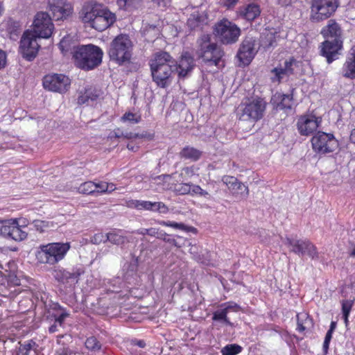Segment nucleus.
<instances>
[{
  "label": "nucleus",
  "mask_w": 355,
  "mask_h": 355,
  "mask_svg": "<svg viewBox=\"0 0 355 355\" xmlns=\"http://www.w3.org/2000/svg\"><path fill=\"white\" fill-rule=\"evenodd\" d=\"M71 54L78 68L89 71L101 64L103 52L98 46L90 44L73 46Z\"/></svg>",
  "instance_id": "1"
},
{
  "label": "nucleus",
  "mask_w": 355,
  "mask_h": 355,
  "mask_svg": "<svg viewBox=\"0 0 355 355\" xmlns=\"http://www.w3.org/2000/svg\"><path fill=\"white\" fill-rule=\"evenodd\" d=\"M80 15L84 23L89 24L91 27L98 31H105L116 20V15L107 8L90 5L83 6Z\"/></svg>",
  "instance_id": "2"
},
{
  "label": "nucleus",
  "mask_w": 355,
  "mask_h": 355,
  "mask_svg": "<svg viewBox=\"0 0 355 355\" xmlns=\"http://www.w3.org/2000/svg\"><path fill=\"white\" fill-rule=\"evenodd\" d=\"M197 44L196 54L199 58H202L204 62L210 64L217 66L219 64L224 55V52L216 43L211 42L209 35H202L197 40Z\"/></svg>",
  "instance_id": "3"
},
{
  "label": "nucleus",
  "mask_w": 355,
  "mask_h": 355,
  "mask_svg": "<svg viewBox=\"0 0 355 355\" xmlns=\"http://www.w3.org/2000/svg\"><path fill=\"white\" fill-rule=\"evenodd\" d=\"M70 247V243L68 242L51 243L40 245L36 257L40 263L54 265L64 257Z\"/></svg>",
  "instance_id": "4"
},
{
  "label": "nucleus",
  "mask_w": 355,
  "mask_h": 355,
  "mask_svg": "<svg viewBox=\"0 0 355 355\" xmlns=\"http://www.w3.org/2000/svg\"><path fill=\"white\" fill-rule=\"evenodd\" d=\"M266 102L261 98H254L248 103H242L236 110L239 121L255 122L263 118Z\"/></svg>",
  "instance_id": "5"
},
{
  "label": "nucleus",
  "mask_w": 355,
  "mask_h": 355,
  "mask_svg": "<svg viewBox=\"0 0 355 355\" xmlns=\"http://www.w3.org/2000/svg\"><path fill=\"white\" fill-rule=\"evenodd\" d=\"M132 42L126 35L116 36L111 42L108 51L112 60L119 64L129 62L132 56Z\"/></svg>",
  "instance_id": "6"
},
{
  "label": "nucleus",
  "mask_w": 355,
  "mask_h": 355,
  "mask_svg": "<svg viewBox=\"0 0 355 355\" xmlns=\"http://www.w3.org/2000/svg\"><path fill=\"white\" fill-rule=\"evenodd\" d=\"M214 34L223 44H233L238 41L241 29L232 21L223 19L215 24Z\"/></svg>",
  "instance_id": "7"
},
{
  "label": "nucleus",
  "mask_w": 355,
  "mask_h": 355,
  "mask_svg": "<svg viewBox=\"0 0 355 355\" xmlns=\"http://www.w3.org/2000/svg\"><path fill=\"white\" fill-rule=\"evenodd\" d=\"M338 6V0H311V19L320 21L329 18Z\"/></svg>",
  "instance_id": "8"
},
{
  "label": "nucleus",
  "mask_w": 355,
  "mask_h": 355,
  "mask_svg": "<svg viewBox=\"0 0 355 355\" xmlns=\"http://www.w3.org/2000/svg\"><path fill=\"white\" fill-rule=\"evenodd\" d=\"M313 149L321 154L334 151L338 146L333 134L318 132L311 139Z\"/></svg>",
  "instance_id": "9"
},
{
  "label": "nucleus",
  "mask_w": 355,
  "mask_h": 355,
  "mask_svg": "<svg viewBox=\"0 0 355 355\" xmlns=\"http://www.w3.org/2000/svg\"><path fill=\"white\" fill-rule=\"evenodd\" d=\"M54 25L46 12H38L34 18L32 33L38 38H49L51 36Z\"/></svg>",
  "instance_id": "10"
},
{
  "label": "nucleus",
  "mask_w": 355,
  "mask_h": 355,
  "mask_svg": "<svg viewBox=\"0 0 355 355\" xmlns=\"http://www.w3.org/2000/svg\"><path fill=\"white\" fill-rule=\"evenodd\" d=\"M284 243L290 248V251L302 256L306 255L312 259L318 257L316 247L307 239H296L286 237Z\"/></svg>",
  "instance_id": "11"
},
{
  "label": "nucleus",
  "mask_w": 355,
  "mask_h": 355,
  "mask_svg": "<svg viewBox=\"0 0 355 355\" xmlns=\"http://www.w3.org/2000/svg\"><path fill=\"white\" fill-rule=\"evenodd\" d=\"M37 37L32 31H26L22 35L20 40L19 53L21 56L28 61L33 60L37 55L40 45Z\"/></svg>",
  "instance_id": "12"
},
{
  "label": "nucleus",
  "mask_w": 355,
  "mask_h": 355,
  "mask_svg": "<svg viewBox=\"0 0 355 355\" xmlns=\"http://www.w3.org/2000/svg\"><path fill=\"white\" fill-rule=\"evenodd\" d=\"M70 84L71 81L69 77L61 73L48 74L43 78L44 89L54 92H66L69 89Z\"/></svg>",
  "instance_id": "13"
},
{
  "label": "nucleus",
  "mask_w": 355,
  "mask_h": 355,
  "mask_svg": "<svg viewBox=\"0 0 355 355\" xmlns=\"http://www.w3.org/2000/svg\"><path fill=\"white\" fill-rule=\"evenodd\" d=\"M175 69H177V64L150 69L153 80L161 88L168 87L171 83V77L175 72Z\"/></svg>",
  "instance_id": "14"
},
{
  "label": "nucleus",
  "mask_w": 355,
  "mask_h": 355,
  "mask_svg": "<svg viewBox=\"0 0 355 355\" xmlns=\"http://www.w3.org/2000/svg\"><path fill=\"white\" fill-rule=\"evenodd\" d=\"M49 8L55 20H64L73 12L72 4L67 0H51L49 1Z\"/></svg>",
  "instance_id": "15"
},
{
  "label": "nucleus",
  "mask_w": 355,
  "mask_h": 355,
  "mask_svg": "<svg viewBox=\"0 0 355 355\" xmlns=\"http://www.w3.org/2000/svg\"><path fill=\"white\" fill-rule=\"evenodd\" d=\"M257 52L255 39L248 36L242 41L237 53V57L244 64H248Z\"/></svg>",
  "instance_id": "16"
},
{
  "label": "nucleus",
  "mask_w": 355,
  "mask_h": 355,
  "mask_svg": "<svg viewBox=\"0 0 355 355\" xmlns=\"http://www.w3.org/2000/svg\"><path fill=\"white\" fill-rule=\"evenodd\" d=\"M222 182L225 184L230 192L236 198L245 199L249 194L248 187L239 182L236 178L230 175H224Z\"/></svg>",
  "instance_id": "17"
},
{
  "label": "nucleus",
  "mask_w": 355,
  "mask_h": 355,
  "mask_svg": "<svg viewBox=\"0 0 355 355\" xmlns=\"http://www.w3.org/2000/svg\"><path fill=\"white\" fill-rule=\"evenodd\" d=\"M343 48V40H325L321 44V55L327 58L328 63L338 58V55Z\"/></svg>",
  "instance_id": "18"
},
{
  "label": "nucleus",
  "mask_w": 355,
  "mask_h": 355,
  "mask_svg": "<svg viewBox=\"0 0 355 355\" xmlns=\"http://www.w3.org/2000/svg\"><path fill=\"white\" fill-rule=\"evenodd\" d=\"M28 226L19 225V223H8L1 227V234L17 241H21L27 237Z\"/></svg>",
  "instance_id": "19"
},
{
  "label": "nucleus",
  "mask_w": 355,
  "mask_h": 355,
  "mask_svg": "<svg viewBox=\"0 0 355 355\" xmlns=\"http://www.w3.org/2000/svg\"><path fill=\"white\" fill-rule=\"evenodd\" d=\"M128 206L139 210H150L162 214L168 211V207L162 202H152L150 201L132 200L128 202Z\"/></svg>",
  "instance_id": "20"
},
{
  "label": "nucleus",
  "mask_w": 355,
  "mask_h": 355,
  "mask_svg": "<svg viewBox=\"0 0 355 355\" xmlns=\"http://www.w3.org/2000/svg\"><path fill=\"white\" fill-rule=\"evenodd\" d=\"M297 61L294 58L286 60L284 65H279L272 69L271 73L274 75L271 77L273 83H279L285 76H288L294 73V69L297 66Z\"/></svg>",
  "instance_id": "21"
},
{
  "label": "nucleus",
  "mask_w": 355,
  "mask_h": 355,
  "mask_svg": "<svg viewBox=\"0 0 355 355\" xmlns=\"http://www.w3.org/2000/svg\"><path fill=\"white\" fill-rule=\"evenodd\" d=\"M208 23V15L205 10H193L187 19V26L191 30H202Z\"/></svg>",
  "instance_id": "22"
},
{
  "label": "nucleus",
  "mask_w": 355,
  "mask_h": 355,
  "mask_svg": "<svg viewBox=\"0 0 355 355\" xmlns=\"http://www.w3.org/2000/svg\"><path fill=\"white\" fill-rule=\"evenodd\" d=\"M195 65L193 56L189 52H184L182 54L175 71L178 72L180 78H185L191 72Z\"/></svg>",
  "instance_id": "23"
},
{
  "label": "nucleus",
  "mask_w": 355,
  "mask_h": 355,
  "mask_svg": "<svg viewBox=\"0 0 355 355\" xmlns=\"http://www.w3.org/2000/svg\"><path fill=\"white\" fill-rule=\"evenodd\" d=\"M220 306L223 308L214 312L212 320L214 321H218L228 326H232V323L227 318V313L230 310L238 311L240 309L239 306L236 303L227 302L221 304Z\"/></svg>",
  "instance_id": "24"
},
{
  "label": "nucleus",
  "mask_w": 355,
  "mask_h": 355,
  "mask_svg": "<svg viewBox=\"0 0 355 355\" xmlns=\"http://www.w3.org/2000/svg\"><path fill=\"white\" fill-rule=\"evenodd\" d=\"M175 64L177 62L173 57L168 52L164 51H159L153 53L149 60L150 69Z\"/></svg>",
  "instance_id": "25"
},
{
  "label": "nucleus",
  "mask_w": 355,
  "mask_h": 355,
  "mask_svg": "<svg viewBox=\"0 0 355 355\" xmlns=\"http://www.w3.org/2000/svg\"><path fill=\"white\" fill-rule=\"evenodd\" d=\"M321 33L327 40H343V31L340 25L334 19L328 21Z\"/></svg>",
  "instance_id": "26"
},
{
  "label": "nucleus",
  "mask_w": 355,
  "mask_h": 355,
  "mask_svg": "<svg viewBox=\"0 0 355 355\" xmlns=\"http://www.w3.org/2000/svg\"><path fill=\"white\" fill-rule=\"evenodd\" d=\"M236 14L239 17L252 21L260 15L261 9L258 4L252 3L239 7Z\"/></svg>",
  "instance_id": "27"
},
{
  "label": "nucleus",
  "mask_w": 355,
  "mask_h": 355,
  "mask_svg": "<svg viewBox=\"0 0 355 355\" xmlns=\"http://www.w3.org/2000/svg\"><path fill=\"white\" fill-rule=\"evenodd\" d=\"M80 272L78 270L69 272L66 270H58L55 272V279L62 283L69 285V286H74L78 283Z\"/></svg>",
  "instance_id": "28"
},
{
  "label": "nucleus",
  "mask_w": 355,
  "mask_h": 355,
  "mask_svg": "<svg viewBox=\"0 0 355 355\" xmlns=\"http://www.w3.org/2000/svg\"><path fill=\"white\" fill-rule=\"evenodd\" d=\"M342 73L345 78H355V46L350 49L349 56L343 64Z\"/></svg>",
  "instance_id": "29"
},
{
  "label": "nucleus",
  "mask_w": 355,
  "mask_h": 355,
  "mask_svg": "<svg viewBox=\"0 0 355 355\" xmlns=\"http://www.w3.org/2000/svg\"><path fill=\"white\" fill-rule=\"evenodd\" d=\"M318 127V122L314 119L302 117L297 122V128L302 135H309Z\"/></svg>",
  "instance_id": "30"
},
{
  "label": "nucleus",
  "mask_w": 355,
  "mask_h": 355,
  "mask_svg": "<svg viewBox=\"0 0 355 355\" xmlns=\"http://www.w3.org/2000/svg\"><path fill=\"white\" fill-rule=\"evenodd\" d=\"M179 155L182 159L196 162L201 157L202 152L192 146H187L182 149Z\"/></svg>",
  "instance_id": "31"
},
{
  "label": "nucleus",
  "mask_w": 355,
  "mask_h": 355,
  "mask_svg": "<svg viewBox=\"0 0 355 355\" xmlns=\"http://www.w3.org/2000/svg\"><path fill=\"white\" fill-rule=\"evenodd\" d=\"M111 137H115V138H121L123 137L125 139H134V138H147L148 139L150 140L153 138V135L152 134H137V133H133L130 132H123L119 128L114 130L112 135Z\"/></svg>",
  "instance_id": "32"
},
{
  "label": "nucleus",
  "mask_w": 355,
  "mask_h": 355,
  "mask_svg": "<svg viewBox=\"0 0 355 355\" xmlns=\"http://www.w3.org/2000/svg\"><path fill=\"white\" fill-rule=\"evenodd\" d=\"M19 347H18L17 355H29L31 350L37 351L38 345L33 340H28L24 343H19Z\"/></svg>",
  "instance_id": "33"
},
{
  "label": "nucleus",
  "mask_w": 355,
  "mask_h": 355,
  "mask_svg": "<svg viewBox=\"0 0 355 355\" xmlns=\"http://www.w3.org/2000/svg\"><path fill=\"white\" fill-rule=\"evenodd\" d=\"M53 309L56 311L57 313H53V316L55 318V322L59 324V327H62L63 322L65 319L69 317V314L61 307L58 304L53 305Z\"/></svg>",
  "instance_id": "34"
},
{
  "label": "nucleus",
  "mask_w": 355,
  "mask_h": 355,
  "mask_svg": "<svg viewBox=\"0 0 355 355\" xmlns=\"http://www.w3.org/2000/svg\"><path fill=\"white\" fill-rule=\"evenodd\" d=\"M177 173L168 175L164 174L152 178V179H164V183H162L164 189L173 190L176 183L175 182L174 178Z\"/></svg>",
  "instance_id": "35"
},
{
  "label": "nucleus",
  "mask_w": 355,
  "mask_h": 355,
  "mask_svg": "<svg viewBox=\"0 0 355 355\" xmlns=\"http://www.w3.org/2000/svg\"><path fill=\"white\" fill-rule=\"evenodd\" d=\"M119 8L124 10H131L136 8L141 0H116Z\"/></svg>",
  "instance_id": "36"
},
{
  "label": "nucleus",
  "mask_w": 355,
  "mask_h": 355,
  "mask_svg": "<svg viewBox=\"0 0 355 355\" xmlns=\"http://www.w3.org/2000/svg\"><path fill=\"white\" fill-rule=\"evenodd\" d=\"M297 329L300 332L304 331L306 329L307 325H309L311 323V320L309 318V316L306 313L297 314Z\"/></svg>",
  "instance_id": "37"
},
{
  "label": "nucleus",
  "mask_w": 355,
  "mask_h": 355,
  "mask_svg": "<svg viewBox=\"0 0 355 355\" xmlns=\"http://www.w3.org/2000/svg\"><path fill=\"white\" fill-rule=\"evenodd\" d=\"M293 94H283L281 101L277 104V108L280 110H291L293 104Z\"/></svg>",
  "instance_id": "38"
},
{
  "label": "nucleus",
  "mask_w": 355,
  "mask_h": 355,
  "mask_svg": "<svg viewBox=\"0 0 355 355\" xmlns=\"http://www.w3.org/2000/svg\"><path fill=\"white\" fill-rule=\"evenodd\" d=\"M242 351L241 346L237 344H230L225 346L221 349L223 355H236Z\"/></svg>",
  "instance_id": "39"
},
{
  "label": "nucleus",
  "mask_w": 355,
  "mask_h": 355,
  "mask_svg": "<svg viewBox=\"0 0 355 355\" xmlns=\"http://www.w3.org/2000/svg\"><path fill=\"white\" fill-rule=\"evenodd\" d=\"M95 183L92 181L85 182L83 184H81L78 191L80 193L83 194H93L95 193Z\"/></svg>",
  "instance_id": "40"
},
{
  "label": "nucleus",
  "mask_w": 355,
  "mask_h": 355,
  "mask_svg": "<svg viewBox=\"0 0 355 355\" xmlns=\"http://www.w3.org/2000/svg\"><path fill=\"white\" fill-rule=\"evenodd\" d=\"M85 347L90 351L96 352L101 349V345L94 336L87 338L85 343Z\"/></svg>",
  "instance_id": "41"
},
{
  "label": "nucleus",
  "mask_w": 355,
  "mask_h": 355,
  "mask_svg": "<svg viewBox=\"0 0 355 355\" xmlns=\"http://www.w3.org/2000/svg\"><path fill=\"white\" fill-rule=\"evenodd\" d=\"M106 239L116 245L123 244L125 241V238L116 232L107 234Z\"/></svg>",
  "instance_id": "42"
},
{
  "label": "nucleus",
  "mask_w": 355,
  "mask_h": 355,
  "mask_svg": "<svg viewBox=\"0 0 355 355\" xmlns=\"http://www.w3.org/2000/svg\"><path fill=\"white\" fill-rule=\"evenodd\" d=\"M173 191L179 195L189 194L191 191V185L188 183H176Z\"/></svg>",
  "instance_id": "43"
},
{
  "label": "nucleus",
  "mask_w": 355,
  "mask_h": 355,
  "mask_svg": "<svg viewBox=\"0 0 355 355\" xmlns=\"http://www.w3.org/2000/svg\"><path fill=\"white\" fill-rule=\"evenodd\" d=\"M198 248L196 245H191V248L189 249V252L191 254H193L195 259L200 263L205 264V265H209V257L205 258L204 256L201 257L200 255L198 254L197 252Z\"/></svg>",
  "instance_id": "44"
},
{
  "label": "nucleus",
  "mask_w": 355,
  "mask_h": 355,
  "mask_svg": "<svg viewBox=\"0 0 355 355\" xmlns=\"http://www.w3.org/2000/svg\"><path fill=\"white\" fill-rule=\"evenodd\" d=\"M123 121H129L132 123H137L141 121V116L132 112H126L121 117Z\"/></svg>",
  "instance_id": "45"
},
{
  "label": "nucleus",
  "mask_w": 355,
  "mask_h": 355,
  "mask_svg": "<svg viewBox=\"0 0 355 355\" xmlns=\"http://www.w3.org/2000/svg\"><path fill=\"white\" fill-rule=\"evenodd\" d=\"M166 225H168L171 227H173L176 229L183 230L188 232H192L196 234L197 230L195 227L191 226L186 225L184 223H165Z\"/></svg>",
  "instance_id": "46"
},
{
  "label": "nucleus",
  "mask_w": 355,
  "mask_h": 355,
  "mask_svg": "<svg viewBox=\"0 0 355 355\" xmlns=\"http://www.w3.org/2000/svg\"><path fill=\"white\" fill-rule=\"evenodd\" d=\"M354 304V300H345L342 301L343 315H349Z\"/></svg>",
  "instance_id": "47"
},
{
  "label": "nucleus",
  "mask_w": 355,
  "mask_h": 355,
  "mask_svg": "<svg viewBox=\"0 0 355 355\" xmlns=\"http://www.w3.org/2000/svg\"><path fill=\"white\" fill-rule=\"evenodd\" d=\"M160 26H159V22H158L156 24H148L145 28V31L147 32V33L150 32H153V35L155 37L159 36L160 33Z\"/></svg>",
  "instance_id": "48"
},
{
  "label": "nucleus",
  "mask_w": 355,
  "mask_h": 355,
  "mask_svg": "<svg viewBox=\"0 0 355 355\" xmlns=\"http://www.w3.org/2000/svg\"><path fill=\"white\" fill-rule=\"evenodd\" d=\"M85 92H86L87 95L89 96L88 98L91 102L96 101L100 96L99 91L95 89L89 88L85 89Z\"/></svg>",
  "instance_id": "49"
},
{
  "label": "nucleus",
  "mask_w": 355,
  "mask_h": 355,
  "mask_svg": "<svg viewBox=\"0 0 355 355\" xmlns=\"http://www.w3.org/2000/svg\"><path fill=\"white\" fill-rule=\"evenodd\" d=\"M95 192L105 193L108 191V183L105 182H101L95 183Z\"/></svg>",
  "instance_id": "50"
},
{
  "label": "nucleus",
  "mask_w": 355,
  "mask_h": 355,
  "mask_svg": "<svg viewBox=\"0 0 355 355\" xmlns=\"http://www.w3.org/2000/svg\"><path fill=\"white\" fill-rule=\"evenodd\" d=\"M107 234L104 235L102 233L96 234L92 239V242L94 244H99L101 242H105Z\"/></svg>",
  "instance_id": "51"
},
{
  "label": "nucleus",
  "mask_w": 355,
  "mask_h": 355,
  "mask_svg": "<svg viewBox=\"0 0 355 355\" xmlns=\"http://www.w3.org/2000/svg\"><path fill=\"white\" fill-rule=\"evenodd\" d=\"M332 334L331 332L327 331L324 338V343H323V351L324 354H327L328 352V349L329 347L330 341L332 338Z\"/></svg>",
  "instance_id": "52"
},
{
  "label": "nucleus",
  "mask_w": 355,
  "mask_h": 355,
  "mask_svg": "<svg viewBox=\"0 0 355 355\" xmlns=\"http://www.w3.org/2000/svg\"><path fill=\"white\" fill-rule=\"evenodd\" d=\"M139 234H141L144 235L148 234L150 236H157V237L159 236V234L157 230H156L155 228L141 229L139 231Z\"/></svg>",
  "instance_id": "53"
},
{
  "label": "nucleus",
  "mask_w": 355,
  "mask_h": 355,
  "mask_svg": "<svg viewBox=\"0 0 355 355\" xmlns=\"http://www.w3.org/2000/svg\"><path fill=\"white\" fill-rule=\"evenodd\" d=\"M183 174L188 177H191L196 174V168L193 166L184 167L182 171V173L179 175H182Z\"/></svg>",
  "instance_id": "54"
},
{
  "label": "nucleus",
  "mask_w": 355,
  "mask_h": 355,
  "mask_svg": "<svg viewBox=\"0 0 355 355\" xmlns=\"http://www.w3.org/2000/svg\"><path fill=\"white\" fill-rule=\"evenodd\" d=\"M89 96L87 95L86 92H85L83 94H81L77 101H78V104L79 105H83V104H89V100L88 98Z\"/></svg>",
  "instance_id": "55"
},
{
  "label": "nucleus",
  "mask_w": 355,
  "mask_h": 355,
  "mask_svg": "<svg viewBox=\"0 0 355 355\" xmlns=\"http://www.w3.org/2000/svg\"><path fill=\"white\" fill-rule=\"evenodd\" d=\"M238 2L239 0H223V6L227 9H233Z\"/></svg>",
  "instance_id": "56"
},
{
  "label": "nucleus",
  "mask_w": 355,
  "mask_h": 355,
  "mask_svg": "<svg viewBox=\"0 0 355 355\" xmlns=\"http://www.w3.org/2000/svg\"><path fill=\"white\" fill-rule=\"evenodd\" d=\"M160 8H166L170 6L171 0H152Z\"/></svg>",
  "instance_id": "57"
},
{
  "label": "nucleus",
  "mask_w": 355,
  "mask_h": 355,
  "mask_svg": "<svg viewBox=\"0 0 355 355\" xmlns=\"http://www.w3.org/2000/svg\"><path fill=\"white\" fill-rule=\"evenodd\" d=\"M6 64V55L3 51L0 49V69L4 68Z\"/></svg>",
  "instance_id": "58"
},
{
  "label": "nucleus",
  "mask_w": 355,
  "mask_h": 355,
  "mask_svg": "<svg viewBox=\"0 0 355 355\" xmlns=\"http://www.w3.org/2000/svg\"><path fill=\"white\" fill-rule=\"evenodd\" d=\"M73 352L67 347H62L56 352V355H71Z\"/></svg>",
  "instance_id": "59"
},
{
  "label": "nucleus",
  "mask_w": 355,
  "mask_h": 355,
  "mask_svg": "<svg viewBox=\"0 0 355 355\" xmlns=\"http://www.w3.org/2000/svg\"><path fill=\"white\" fill-rule=\"evenodd\" d=\"M67 46V42L64 40H62L59 44L60 49L61 50V51L63 53H66L69 51Z\"/></svg>",
  "instance_id": "60"
},
{
  "label": "nucleus",
  "mask_w": 355,
  "mask_h": 355,
  "mask_svg": "<svg viewBox=\"0 0 355 355\" xmlns=\"http://www.w3.org/2000/svg\"><path fill=\"white\" fill-rule=\"evenodd\" d=\"M191 193H195V194H199L201 192L202 188L200 186L193 185V184H191Z\"/></svg>",
  "instance_id": "61"
},
{
  "label": "nucleus",
  "mask_w": 355,
  "mask_h": 355,
  "mask_svg": "<svg viewBox=\"0 0 355 355\" xmlns=\"http://www.w3.org/2000/svg\"><path fill=\"white\" fill-rule=\"evenodd\" d=\"M132 343L134 345H137L141 348H144L146 346V343L142 340H134L132 341Z\"/></svg>",
  "instance_id": "62"
},
{
  "label": "nucleus",
  "mask_w": 355,
  "mask_h": 355,
  "mask_svg": "<svg viewBox=\"0 0 355 355\" xmlns=\"http://www.w3.org/2000/svg\"><path fill=\"white\" fill-rule=\"evenodd\" d=\"M293 0H277L278 4L282 6H287L292 3Z\"/></svg>",
  "instance_id": "63"
},
{
  "label": "nucleus",
  "mask_w": 355,
  "mask_h": 355,
  "mask_svg": "<svg viewBox=\"0 0 355 355\" xmlns=\"http://www.w3.org/2000/svg\"><path fill=\"white\" fill-rule=\"evenodd\" d=\"M58 326L59 324L54 322L53 324H52L51 326L49 327V331L51 333V334H53V333H55L56 331H58L59 329H58Z\"/></svg>",
  "instance_id": "64"
}]
</instances>
